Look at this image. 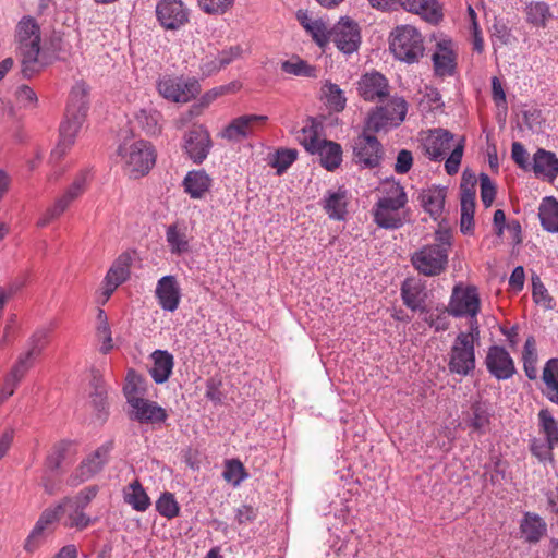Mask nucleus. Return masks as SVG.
I'll use <instances>...</instances> for the list:
<instances>
[{"label":"nucleus","mask_w":558,"mask_h":558,"mask_svg":"<svg viewBox=\"0 0 558 558\" xmlns=\"http://www.w3.org/2000/svg\"><path fill=\"white\" fill-rule=\"evenodd\" d=\"M166 241L170 252L174 255H183L190 251V241L187 236V227L184 221H177L167 226Z\"/></svg>","instance_id":"28"},{"label":"nucleus","mask_w":558,"mask_h":558,"mask_svg":"<svg viewBox=\"0 0 558 558\" xmlns=\"http://www.w3.org/2000/svg\"><path fill=\"white\" fill-rule=\"evenodd\" d=\"M484 363L488 373L498 380H507L517 372L513 359L500 345L488 348Z\"/></svg>","instance_id":"16"},{"label":"nucleus","mask_w":558,"mask_h":558,"mask_svg":"<svg viewBox=\"0 0 558 558\" xmlns=\"http://www.w3.org/2000/svg\"><path fill=\"white\" fill-rule=\"evenodd\" d=\"M446 191L444 187H432L424 190L420 194V202L422 207L432 217H438L445 206Z\"/></svg>","instance_id":"34"},{"label":"nucleus","mask_w":558,"mask_h":558,"mask_svg":"<svg viewBox=\"0 0 558 558\" xmlns=\"http://www.w3.org/2000/svg\"><path fill=\"white\" fill-rule=\"evenodd\" d=\"M155 294L163 311L174 312L181 300V290L177 278L171 275L161 277L157 282Z\"/></svg>","instance_id":"23"},{"label":"nucleus","mask_w":558,"mask_h":558,"mask_svg":"<svg viewBox=\"0 0 558 558\" xmlns=\"http://www.w3.org/2000/svg\"><path fill=\"white\" fill-rule=\"evenodd\" d=\"M123 500L138 512L146 511L151 500L138 480L133 481L123 488Z\"/></svg>","instance_id":"31"},{"label":"nucleus","mask_w":558,"mask_h":558,"mask_svg":"<svg viewBox=\"0 0 558 558\" xmlns=\"http://www.w3.org/2000/svg\"><path fill=\"white\" fill-rule=\"evenodd\" d=\"M387 110L383 106L376 107L369 114L366 121L364 131L378 133L387 128H393L391 118H388Z\"/></svg>","instance_id":"43"},{"label":"nucleus","mask_w":558,"mask_h":558,"mask_svg":"<svg viewBox=\"0 0 558 558\" xmlns=\"http://www.w3.org/2000/svg\"><path fill=\"white\" fill-rule=\"evenodd\" d=\"M476 366L474 339L471 333L460 332L448 353V371L462 377L471 376Z\"/></svg>","instance_id":"7"},{"label":"nucleus","mask_w":558,"mask_h":558,"mask_svg":"<svg viewBox=\"0 0 558 558\" xmlns=\"http://www.w3.org/2000/svg\"><path fill=\"white\" fill-rule=\"evenodd\" d=\"M118 155L124 161L125 168L133 177L146 174L155 165L156 154L154 146L144 140L122 144L118 148Z\"/></svg>","instance_id":"8"},{"label":"nucleus","mask_w":558,"mask_h":558,"mask_svg":"<svg viewBox=\"0 0 558 558\" xmlns=\"http://www.w3.org/2000/svg\"><path fill=\"white\" fill-rule=\"evenodd\" d=\"M384 154L383 145L374 134L363 131L354 141V160L362 169L379 167Z\"/></svg>","instance_id":"12"},{"label":"nucleus","mask_w":558,"mask_h":558,"mask_svg":"<svg viewBox=\"0 0 558 558\" xmlns=\"http://www.w3.org/2000/svg\"><path fill=\"white\" fill-rule=\"evenodd\" d=\"M531 170L537 178L553 182L558 177V158L554 153L538 148L533 155Z\"/></svg>","instance_id":"26"},{"label":"nucleus","mask_w":558,"mask_h":558,"mask_svg":"<svg viewBox=\"0 0 558 558\" xmlns=\"http://www.w3.org/2000/svg\"><path fill=\"white\" fill-rule=\"evenodd\" d=\"M223 478L233 486L240 485L247 476L243 464L236 460H228L222 472Z\"/></svg>","instance_id":"50"},{"label":"nucleus","mask_w":558,"mask_h":558,"mask_svg":"<svg viewBox=\"0 0 558 558\" xmlns=\"http://www.w3.org/2000/svg\"><path fill=\"white\" fill-rule=\"evenodd\" d=\"M533 300L545 308L553 307V298L538 277L533 278Z\"/></svg>","instance_id":"58"},{"label":"nucleus","mask_w":558,"mask_h":558,"mask_svg":"<svg viewBox=\"0 0 558 558\" xmlns=\"http://www.w3.org/2000/svg\"><path fill=\"white\" fill-rule=\"evenodd\" d=\"M490 412L486 402L476 401L471 405L468 425L476 433L486 434L490 424Z\"/></svg>","instance_id":"35"},{"label":"nucleus","mask_w":558,"mask_h":558,"mask_svg":"<svg viewBox=\"0 0 558 558\" xmlns=\"http://www.w3.org/2000/svg\"><path fill=\"white\" fill-rule=\"evenodd\" d=\"M437 46L439 50L432 57L435 73L439 76H452L456 70L454 53L445 47L442 43H439Z\"/></svg>","instance_id":"36"},{"label":"nucleus","mask_w":558,"mask_h":558,"mask_svg":"<svg viewBox=\"0 0 558 558\" xmlns=\"http://www.w3.org/2000/svg\"><path fill=\"white\" fill-rule=\"evenodd\" d=\"M17 38L20 44L40 43V31L35 19L31 16L23 17L17 25Z\"/></svg>","instance_id":"46"},{"label":"nucleus","mask_w":558,"mask_h":558,"mask_svg":"<svg viewBox=\"0 0 558 558\" xmlns=\"http://www.w3.org/2000/svg\"><path fill=\"white\" fill-rule=\"evenodd\" d=\"M27 351L20 354L15 364L9 372L13 377L22 380L26 373L33 367L36 359L41 354L46 345V333L35 332L28 343Z\"/></svg>","instance_id":"19"},{"label":"nucleus","mask_w":558,"mask_h":558,"mask_svg":"<svg viewBox=\"0 0 558 558\" xmlns=\"http://www.w3.org/2000/svg\"><path fill=\"white\" fill-rule=\"evenodd\" d=\"M556 374H558V359H550L546 362L542 376L547 388L558 387V378L556 377Z\"/></svg>","instance_id":"61"},{"label":"nucleus","mask_w":558,"mask_h":558,"mask_svg":"<svg viewBox=\"0 0 558 558\" xmlns=\"http://www.w3.org/2000/svg\"><path fill=\"white\" fill-rule=\"evenodd\" d=\"M99 487L97 485H90L78 492L73 498H64V506L71 508L86 509L92 500L97 496Z\"/></svg>","instance_id":"48"},{"label":"nucleus","mask_w":558,"mask_h":558,"mask_svg":"<svg viewBox=\"0 0 558 558\" xmlns=\"http://www.w3.org/2000/svg\"><path fill=\"white\" fill-rule=\"evenodd\" d=\"M257 518V511L254 507L242 505L235 510V520L239 524H248Z\"/></svg>","instance_id":"64"},{"label":"nucleus","mask_w":558,"mask_h":558,"mask_svg":"<svg viewBox=\"0 0 558 558\" xmlns=\"http://www.w3.org/2000/svg\"><path fill=\"white\" fill-rule=\"evenodd\" d=\"M93 392L90 393L92 403L95 410L99 413V416L104 413L107 415L108 402H107V389L101 379L97 374H94L93 380Z\"/></svg>","instance_id":"45"},{"label":"nucleus","mask_w":558,"mask_h":558,"mask_svg":"<svg viewBox=\"0 0 558 558\" xmlns=\"http://www.w3.org/2000/svg\"><path fill=\"white\" fill-rule=\"evenodd\" d=\"M521 537L525 543L537 544L547 534V523L535 512H525L520 521Z\"/></svg>","instance_id":"25"},{"label":"nucleus","mask_w":558,"mask_h":558,"mask_svg":"<svg viewBox=\"0 0 558 558\" xmlns=\"http://www.w3.org/2000/svg\"><path fill=\"white\" fill-rule=\"evenodd\" d=\"M396 10L402 8L408 12L418 14L430 24L442 20V11L437 0H395Z\"/></svg>","instance_id":"24"},{"label":"nucleus","mask_w":558,"mask_h":558,"mask_svg":"<svg viewBox=\"0 0 558 558\" xmlns=\"http://www.w3.org/2000/svg\"><path fill=\"white\" fill-rule=\"evenodd\" d=\"M113 449V441L109 440L98 447L93 453L85 458L75 472L68 478V485L75 487L96 474H98L109 461V456Z\"/></svg>","instance_id":"11"},{"label":"nucleus","mask_w":558,"mask_h":558,"mask_svg":"<svg viewBox=\"0 0 558 558\" xmlns=\"http://www.w3.org/2000/svg\"><path fill=\"white\" fill-rule=\"evenodd\" d=\"M481 201L485 208L492 206L496 197V185L488 174L482 172L480 174Z\"/></svg>","instance_id":"56"},{"label":"nucleus","mask_w":558,"mask_h":558,"mask_svg":"<svg viewBox=\"0 0 558 558\" xmlns=\"http://www.w3.org/2000/svg\"><path fill=\"white\" fill-rule=\"evenodd\" d=\"M480 296L475 287L460 288L456 286L446 312L453 317H475L480 312Z\"/></svg>","instance_id":"14"},{"label":"nucleus","mask_w":558,"mask_h":558,"mask_svg":"<svg viewBox=\"0 0 558 558\" xmlns=\"http://www.w3.org/2000/svg\"><path fill=\"white\" fill-rule=\"evenodd\" d=\"M522 360H523V368L526 377L531 380L535 379L537 377V369H536V363H537V352H536V343L534 337H529L525 340L523 352H522Z\"/></svg>","instance_id":"42"},{"label":"nucleus","mask_w":558,"mask_h":558,"mask_svg":"<svg viewBox=\"0 0 558 558\" xmlns=\"http://www.w3.org/2000/svg\"><path fill=\"white\" fill-rule=\"evenodd\" d=\"M147 393V380L144 376L138 374L135 369L130 368L126 373L125 384L123 386V395L126 403L130 405L135 400L145 398Z\"/></svg>","instance_id":"32"},{"label":"nucleus","mask_w":558,"mask_h":558,"mask_svg":"<svg viewBox=\"0 0 558 558\" xmlns=\"http://www.w3.org/2000/svg\"><path fill=\"white\" fill-rule=\"evenodd\" d=\"M538 217L543 229L550 233H558V201L553 196L543 198Z\"/></svg>","instance_id":"33"},{"label":"nucleus","mask_w":558,"mask_h":558,"mask_svg":"<svg viewBox=\"0 0 558 558\" xmlns=\"http://www.w3.org/2000/svg\"><path fill=\"white\" fill-rule=\"evenodd\" d=\"M183 186L191 198H202L211 186V178L205 170H192L186 173Z\"/></svg>","instance_id":"30"},{"label":"nucleus","mask_w":558,"mask_h":558,"mask_svg":"<svg viewBox=\"0 0 558 558\" xmlns=\"http://www.w3.org/2000/svg\"><path fill=\"white\" fill-rule=\"evenodd\" d=\"M198 5L206 13H223L233 0H197Z\"/></svg>","instance_id":"62"},{"label":"nucleus","mask_w":558,"mask_h":558,"mask_svg":"<svg viewBox=\"0 0 558 558\" xmlns=\"http://www.w3.org/2000/svg\"><path fill=\"white\" fill-rule=\"evenodd\" d=\"M525 13L526 22L537 27H546L547 21L551 17L549 5L543 1L527 4Z\"/></svg>","instance_id":"40"},{"label":"nucleus","mask_w":558,"mask_h":558,"mask_svg":"<svg viewBox=\"0 0 558 558\" xmlns=\"http://www.w3.org/2000/svg\"><path fill=\"white\" fill-rule=\"evenodd\" d=\"M88 175V170H82L64 193L56 199L53 205L47 208L37 221V226L40 228L46 227L51 221L59 218L71 206V204L85 192Z\"/></svg>","instance_id":"10"},{"label":"nucleus","mask_w":558,"mask_h":558,"mask_svg":"<svg viewBox=\"0 0 558 558\" xmlns=\"http://www.w3.org/2000/svg\"><path fill=\"white\" fill-rule=\"evenodd\" d=\"M319 123L313 118H308L306 125L301 129L298 135V141L306 151L319 156L322 167L328 171H333L341 165L342 147L336 142L319 140Z\"/></svg>","instance_id":"4"},{"label":"nucleus","mask_w":558,"mask_h":558,"mask_svg":"<svg viewBox=\"0 0 558 558\" xmlns=\"http://www.w3.org/2000/svg\"><path fill=\"white\" fill-rule=\"evenodd\" d=\"M327 92V101L328 104L336 110L341 111L344 109L347 99L343 95V92L340 89V87L337 84L328 83L326 85Z\"/></svg>","instance_id":"57"},{"label":"nucleus","mask_w":558,"mask_h":558,"mask_svg":"<svg viewBox=\"0 0 558 558\" xmlns=\"http://www.w3.org/2000/svg\"><path fill=\"white\" fill-rule=\"evenodd\" d=\"M511 157L521 169L525 171L531 170L532 162L529 161L530 155L520 142L512 143Z\"/></svg>","instance_id":"60"},{"label":"nucleus","mask_w":558,"mask_h":558,"mask_svg":"<svg viewBox=\"0 0 558 558\" xmlns=\"http://www.w3.org/2000/svg\"><path fill=\"white\" fill-rule=\"evenodd\" d=\"M555 447L557 446L550 445L546 439L545 441L534 439L530 445V450L541 462H545L547 460H553V449Z\"/></svg>","instance_id":"59"},{"label":"nucleus","mask_w":558,"mask_h":558,"mask_svg":"<svg viewBox=\"0 0 558 558\" xmlns=\"http://www.w3.org/2000/svg\"><path fill=\"white\" fill-rule=\"evenodd\" d=\"M413 165L412 153L408 149H401L398 153L395 171L399 174H405L410 171Z\"/></svg>","instance_id":"63"},{"label":"nucleus","mask_w":558,"mask_h":558,"mask_svg":"<svg viewBox=\"0 0 558 558\" xmlns=\"http://www.w3.org/2000/svg\"><path fill=\"white\" fill-rule=\"evenodd\" d=\"M389 49L398 60L415 63L424 52L423 37L414 26L399 25L390 33Z\"/></svg>","instance_id":"6"},{"label":"nucleus","mask_w":558,"mask_h":558,"mask_svg":"<svg viewBox=\"0 0 558 558\" xmlns=\"http://www.w3.org/2000/svg\"><path fill=\"white\" fill-rule=\"evenodd\" d=\"M70 441H60L54 447L52 452L47 457V468L52 472L58 471L65 459L66 451L70 447Z\"/></svg>","instance_id":"55"},{"label":"nucleus","mask_w":558,"mask_h":558,"mask_svg":"<svg viewBox=\"0 0 558 558\" xmlns=\"http://www.w3.org/2000/svg\"><path fill=\"white\" fill-rule=\"evenodd\" d=\"M153 366L149 369V374L156 384L166 383L172 375L174 367V357L167 350H155L150 354Z\"/></svg>","instance_id":"27"},{"label":"nucleus","mask_w":558,"mask_h":558,"mask_svg":"<svg viewBox=\"0 0 558 558\" xmlns=\"http://www.w3.org/2000/svg\"><path fill=\"white\" fill-rule=\"evenodd\" d=\"M345 54L357 51L361 45V31L356 22L342 17L331 28V40Z\"/></svg>","instance_id":"15"},{"label":"nucleus","mask_w":558,"mask_h":558,"mask_svg":"<svg viewBox=\"0 0 558 558\" xmlns=\"http://www.w3.org/2000/svg\"><path fill=\"white\" fill-rule=\"evenodd\" d=\"M345 192L337 191V192H328V194L324 198V209L329 215V218L335 220H341L344 218L347 213L345 210Z\"/></svg>","instance_id":"39"},{"label":"nucleus","mask_w":558,"mask_h":558,"mask_svg":"<svg viewBox=\"0 0 558 558\" xmlns=\"http://www.w3.org/2000/svg\"><path fill=\"white\" fill-rule=\"evenodd\" d=\"M401 299L403 304L413 312L427 313L425 305L427 299L426 287L421 280L408 278L401 283Z\"/></svg>","instance_id":"22"},{"label":"nucleus","mask_w":558,"mask_h":558,"mask_svg":"<svg viewBox=\"0 0 558 558\" xmlns=\"http://www.w3.org/2000/svg\"><path fill=\"white\" fill-rule=\"evenodd\" d=\"M408 203L404 189L393 186L387 196L380 197L373 207L374 222L383 229L396 230L401 228L405 220L402 209Z\"/></svg>","instance_id":"5"},{"label":"nucleus","mask_w":558,"mask_h":558,"mask_svg":"<svg viewBox=\"0 0 558 558\" xmlns=\"http://www.w3.org/2000/svg\"><path fill=\"white\" fill-rule=\"evenodd\" d=\"M22 63V74L24 77H32L35 73H38L43 69L38 57L40 52V43L20 44L19 46Z\"/></svg>","instance_id":"29"},{"label":"nucleus","mask_w":558,"mask_h":558,"mask_svg":"<svg viewBox=\"0 0 558 558\" xmlns=\"http://www.w3.org/2000/svg\"><path fill=\"white\" fill-rule=\"evenodd\" d=\"M492 43L495 50L511 43V29L501 20H495L490 27Z\"/></svg>","instance_id":"49"},{"label":"nucleus","mask_w":558,"mask_h":558,"mask_svg":"<svg viewBox=\"0 0 558 558\" xmlns=\"http://www.w3.org/2000/svg\"><path fill=\"white\" fill-rule=\"evenodd\" d=\"M161 97L171 102H189L201 92V84L194 77L162 75L156 83Z\"/></svg>","instance_id":"9"},{"label":"nucleus","mask_w":558,"mask_h":558,"mask_svg":"<svg viewBox=\"0 0 558 558\" xmlns=\"http://www.w3.org/2000/svg\"><path fill=\"white\" fill-rule=\"evenodd\" d=\"M89 108L88 89L85 83H76L69 96L65 120L60 125V141L54 154L60 157L74 144Z\"/></svg>","instance_id":"1"},{"label":"nucleus","mask_w":558,"mask_h":558,"mask_svg":"<svg viewBox=\"0 0 558 558\" xmlns=\"http://www.w3.org/2000/svg\"><path fill=\"white\" fill-rule=\"evenodd\" d=\"M387 110L388 118H391L392 126L397 128L403 122L408 112V104L403 98L395 97L387 105L383 106Z\"/></svg>","instance_id":"52"},{"label":"nucleus","mask_w":558,"mask_h":558,"mask_svg":"<svg viewBox=\"0 0 558 558\" xmlns=\"http://www.w3.org/2000/svg\"><path fill=\"white\" fill-rule=\"evenodd\" d=\"M268 120L263 114H243L233 119L221 132L220 136L230 142H240L253 134L254 126Z\"/></svg>","instance_id":"21"},{"label":"nucleus","mask_w":558,"mask_h":558,"mask_svg":"<svg viewBox=\"0 0 558 558\" xmlns=\"http://www.w3.org/2000/svg\"><path fill=\"white\" fill-rule=\"evenodd\" d=\"M357 90L365 101H384L389 96V83L381 73L374 71L360 77Z\"/></svg>","instance_id":"18"},{"label":"nucleus","mask_w":558,"mask_h":558,"mask_svg":"<svg viewBox=\"0 0 558 558\" xmlns=\"http://www.w3.org/2000/svg\"><path fill=\"white\" fill-rule=\"evenodd\" d=\"M71 512L68 515V522L65 525L68 527H75L78 531L87 529L90 524H93L96 519H92L89 515L85 513V509L80 508H71Z\"/></svg>","instance_id":"54"},{"label":"nucleus","mask_w":558,"mask_h":558,"mask_svg":"<svg viewBox=\"0 0 558 558\" xmlns=\"http://www.w3.org/2000/svg\"><path fill=\"white\" fill-rule=\"evenodd\" d=\"M539 430L550 445L558 446V422L548 409H542L538 414Z\"/></svg>","instance_id":"41"},{"label":"nucleus","mask_w":558,"mask_h":558,"mask_svg":"<svg viewBox=\"0 0 558 558\" xmlns=\"http://www.w3.org/2000/svg\"><path fill=\"white\" fill-rule=\"evenodd\" d=\"M156 15L166 29H178L189 21V11L181 0H160L156 5Z\"/></svg>","instance_id":"17"},{"label":"nucleus","mask_w":558,"mask_h":558,"mask_svg":"<svg viewBox=\"0 0 558 558\" xmlns=\"http://www.w3.org/2000/svg\"><path fill=\"white\" fill-rule=\"evenodd\" d=\"M129 417L141 424H160L166 422L168 413L157 402L142 398L130 404Z\"/></svg>","instance_id":"20"},{"label":"nucleus","mask_w":558,"mask_h":558,"mask_svg":"<svg viewBox=\"0 0 558 558\" xmlns=\"http://www.w3.org/2000/svg\"><path fill=\"white\" fill-rule=\"evenodd\" d=\"M453 137L448 130L435 129L429 131L423 142L425 155L433 161H441L450 151L445 161V170L449 175L458 173L464 151V138L453 145Z\"/></svg>","instance_id":"3"},{"label":"nucleus","mask_w":558,"mask_h":558,"mask_svg":"<svg viewBox=\"0 0 558 558\" xmlns=\"http://www.w3.org/2000/svg\"><path fill=\"white\" fill-rule=\"evenodd\" d=\"M156 511L163 518L172 520L180 513V506L170 492H163L155 504Z\"/></svg>","instance_id":"44"},{"label":"nucleus","mask_w":558,"mask_h":558,"mask_svg":"<svg viewBox=\"0 0 558 558\" xmlns=\"http://www.w3.org/2000/svg\"><path fill=\"white\" fill-rule=\"evenodd\" d=\"M280 68L283 73L294 76L308 78H316L318 76L316 66L311 65L307 61L301 59L296 54L292 56L288 60L282 61Z\"/></svg>","instance_id":"37"},{"label":"nucleus","mask_w":558,"mask_h":558,"mask_svg":"<svg viewBox=\"0 0 558 558\" xmlns=\"http://www.w3.org/2000/svg\"><path fill=\"white\" fill-rule=\"evenodd\" d=\"M435 241L423 245L410 258L413 268L425 277L440 276L448 268L451 235L448 231H437Z\"/></svg>","instance_id":"2"},{"label":"nucleus","mask_w":558,"mask_h":558,"mask_svg":"<svg viewBox=\"0 0 558 558\" xmlns=\"http://www.w3.org/2000/svg\"><path fill=\"white\" fill-rule=\"evenodd\" d=\"M182 147L194 163H203L213 147V141L207 128L199 124L186 131L183 136Z\"/></svg>","instance_id":"13"},{"label":"nucleus","mask_w":558,"mask_h":558,"mask_svg":"<svg viewBox=\"0 0 558 558\" xmlns=\"http://www.w3.org/2000/svg\"><path fill=\"white\" fill-rule=\"evenodd\" d=\"M305 29L311 34L313 40L322 48L326 47L331 40V28L320 20H308Z\"/></svg>","instance_id":"47"},{"label":"nucleus","mask_w":558,"mask_h":558,"mask_svg":"<svg viewBox=\"0 0 558 558\" xmlns=\"http://www.w3.org/2000/svg\"><path fill=\"white\" fill-rule=\"evenodd\" d=\"M476 177L469 170H464L460 184V203H475Z\"/></svg>","instance_id":"51"},{"label":"nucleus","mask_w":558,"mask_h":558,"mask_svg":"<svg viewBox=\"0 0 558 558\" xmlns=\"http://www.w3.org/2000/svg\"><path fill=\"white\" fill-rule=\"evenodd\" d=\"M298 151L295 149L282 148L277 150L271 167L277 170L278 174L286 172L290 166L296 160Z\"/></svg>","instance_id":"53"},{"label":"nucleus","mask_w":558,"mask_h":558,"mask_svg":"<svg viewBox=\"0 0 558 558\" xmlns=\"http://www.w3.org/2000/svg\"><path fill=\"white\" fill-rule=\"evenodd\" d=\"M135 120L147 135H157L161 132V113L155 109H141Z\"/></svg>","instance_id":"38"}]
</instances>
